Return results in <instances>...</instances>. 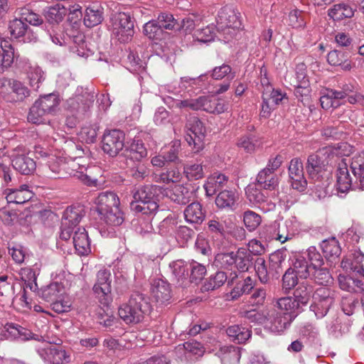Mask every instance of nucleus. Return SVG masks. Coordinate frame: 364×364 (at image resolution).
<instances>
[{
    "instance_id": "c03bdc74",
    "label": "nucleus",
    "mask_w": 364,
    "mask_h": 364,
    "mask_svg": "<svg viewBox=\"0 0 364 364\" xmlns=\"http://www.w3.org/2000/svg\"><path fill=\"white\" fill-rule=\"evenodd\" d=\"M203 110L207 112L220 114L228 109V105L223 100L207 96H203Z\"/></svg>"
},
{
    "instance_id": "473e14b6",
    "label": "nucleus",
    "mask_w": 364,
    "mask_h": 364,
    "mask_svg": "<svg viewBox=\"0 0 364 364\" xmlns=\"http://www.w3.org/2000/svg\"><path fill=\"white\" fill-rule=\"evenodd\" d=\"M338 282L342 290L352 293H362L364 291L362 281L350 275L339 274Z\"/></svg>"
},
{
    "instance_id": "2f4dec72",
    "label": "nucleus",
    "mask_w": 364,
    "mask_h": 364,
    "mask_svg": "<svg viewBox=\"0 0 364 364\" xmlns=\"http://www.w3.org/2000/svg\"><path fill=\"white\" fill-rule=\"evenodd\" d=\"M226 333L232 342L237 344L245 343L252 336L251 330L241 325L228 327Z\"/></svg>"
},
{
    "instance_id": "052dcab7",
    "label": "nucleus",
    "mask_w": 364,
    "mask_h": 364,
    "mask_svg": "<svg viewBox=\"0 0 364 364\" xmlns=\"http://www.w3.org/2000/svg\"><path fill=\"white\" fill-rule=\"evenodd\" d=\"M215 259L218 264L228 267L237 262V254L235 252H220L215 255Z\"/></svg>"
},
{
    "instance_id": "393cba45",
    "label": "nucleus",
    "mask_w": 364,
    "mask_h": 364,
    "mask_svg": "<svg viewBox=\"0 0 364 364\" xmlns=\"http://www.w3.org/2000/svg\"><path fill=\"white\" fill-rule=\"evenodd\" d=\"M296 69V77L299 83L295 87L294 95L297 98H301V101L304 102V100H309L311 90L309 86V80L307 79L305 73L303 72L305 70L304 65L301 64L298 65Z\"/></svg>"
},
{
    "instance_id": "58836bf2",
    "label": "nucleus",
    "mask_w": 364,
    "mask_h": 364,
    "mask_svg": "<svg viewBox=\"0 0 364 364\" xmlns=\"http://www.w3.org/2000/svg\"><path fill=\"white\" fill-rule=\"evenodd\" d=\"M228 181V177L223 174H218L208 178V181L204 184V188L206 195L211 196L215 195L218 191H222L221 189L224 187Z\"/></svg>"
},
{
    "instance_id": "9b49d317",
    "label": "nucleus",
    "mask_w": 364,
    "mask_h": 364,
    "mask_svg": "<svg viewBox=\"0 0 364 364\" xmlns=\"http://www.w3.org/2000/svg\"><path fill=\"white\" fill-rule=\"evenodd\" d=\"M228 285L232 287L230 294L232 299L235 300L243 294H248L254 288L255 284L250 276L245 277L243 274L232 272Z\"/></svg>"
},
{
    "instance_id": "6e6d98bb",
    "label": "nucleus",
    "mask_w": 364,
    "mask_h": 364,
    "mask_svg": "<svg viewBox=\"0 0 364 364\" xmlns=\"http://www.w3.org/2000/svg\"><path fill=\"white\" fill-rule=\"evenodd\" d=\"M190 282L191 284H198L203 279L206 274V268L205 266L193 262L190 264Z\"/></svg>"
},
{
    "instance_id": "8fccbe9b",
    "label": "nucleus",
    "mask_w": 364,
    "mask_h": 364,
    "mask_svg": "<svg viewBox=\"0 0 364 364\" xmlns=\"http://www.w3.org/2000/svg\"><path fill=\"white\" fill-rule=\"evenodd\" d=\"M75 250H90V242L84 228H78L75 232L73 241Z\"/></svg>"
},
{
    "instance_id": "4c0bfd02",
    "label": "nucleus",
    "mask_w": 364,
    "mask_h": 364,
    "mask_svg": "<svg viewBox=\"0 0 364 364\" xmlns=\"http://www.w3.org/2000/svg\"><path fill=\"white\" fill-rule=\"evenodd\" d=\"M348 58V53L338 50H331L327 55V60L329 64L333 66L341 65L343 69L346 70H349L351 68Z\"/></svg>"
},
{
    "instance_id": "7c9ffc66",
    "label": "nucleus",
    "mask_w": 364,
    "mask_h": 364,
    "mask_svg": "<svg viewBox=\"0 0 364 364\" xmlns=\"http://www.w3.org/2000/svg\"><path fill=\"white\" fill-rule=\"evenodd\" d=\"M23 69L27 75L31 87L35 90H38L40 84L44 80L42 70L36 64H32L30 62H26Z\"/></svg>"
},
{
    "instance_id": "39448f33",
    "label": "nucleus",
    "mask_w": 364,
    "mask_h": 364,
    "mask_svg": "<svg viewBox=\"0 0 364 364\" xmlns=\"http://www.w3.org/2000/svg\"><path fill=\"white\" fill-rule=\"evenodd\" d=\"M185 139L191 147V151L197 154L204 148L205 128L203 122L196 117H191L186 124Z\"/></svg>"
},
{
    "instance_id": "13d9d810",
    "label": "nucleus",
    "mask_w": 364,
    "mask_h": 364,
    "mask_svg": "<svg viewBox=\"0 0 364 364\" xmlns=\"http://www.w3.org/2000/svg\"><path fill=\"white\" fill-rule=\"evenodd\" d=\"M243 222L245 227L250 230H255L261 223V216L252 210H247L244 213Z\"/></svg>"
},
{
    "instance_id": "603ef678",
    "label": "nucleus",
    "mask_w": 364,
    "mask_h": 364,
    "mask_svg": "<svg viewBox=\"0 0 364 364\" xmlns=\"http://www.w3.org/2000/svg\"><path fill=\"white\" fill-rule=\"evenodd\" d=\"M47 114H51L56 109L59 105V100L53 94L41 97L36 101Z\"/></svg>"
},
{
    "instance_id": "cd10ccee",
    "label": "nucleus",
    "mask_w": 364,
    "mask_h": 364,
    "mask_svg": "<svg viewBox=\"0 0 364 364\" xmlns=\"http://www.w3.org/2000/svg\"><path fill=\"white\" fill-rule=\"evenodd\" d=\"M185 220L191 224H201L205 218V211L199 202L189 204L183 211Z\"/></svg>"
},
{
    "instance_id": "c9c22d12",
    "label": "nucleus",
    "mask_w": 364,
    "mask_h": 364,
    "mask_svg": "<svg viewBox=\"0 0 364 364\" xmlns=\"http://www.w3.org/2000/svg\"><path fill=\"white\" fill-rule=\"evenodd\" d=\"M227 281L228 280L226 273L218 271L215 274L205 279L200 287V290L202 292L213 291L223 286Z\"/></svg>"
},
{
    "instance_id": "7ed1b4c3",
    "label": "nucleus",
    "mask_w": 364,
    "mask_h": 364,
    "mask_svg": "<svg viewBox=\"0 0 364 364\" xmlns=\"http://www.w3.org/2000/svg\"><path fill=\"white\" fill-rule=\"evenodd\" d=\"M156 186H144L133 193V200L130 203L131 209L135 213L144 215L151 214L159 208L157 203Z\"/></svg>"
},
{
    "instance_id": "5fc2aeb1",
    "label": "nucleus",
    "mask_w": 364,
    "mask_h": 364,
    "mask_svg": "<svg viewBox=\"0 0 364 364\" xmlns=\"http://www.w3.org/2000/svg\"><path fill=\"white\" fill-rule=\"evenodd\" d=\"M299 274L295 269L289 268L282 277V290L289 293L298 284Z\"/></svg>"
},
{
    "instance_id": "09e8293b",
    "label": "nucleus",
    "mask_w": 364,
    "mask_h": 364,
    "mask_svg": "<svg viewBox=\"0 0 364 364\" xmlns=\"http://www.w3.org/2000/svg\"><path fill=\"white\" fill-rule=\"evenodd\" d=\"M284 99H286V94L274 89L271 85L267 86L262 92V100H266L275 107Z\"/></svg>"
},
{
    "instance_id": "864d4df0",
    "label": "nucleus",
    "mask_w": 364,
    "mask_h": 364,
    "mask_svg": "<svg viewBox=\"0 0 364 364\" xmlns=\"http://www.w3.org/2000/svg\"><path fill=\"white\" fill-rule=\"evenodd\" d=\"M183 173L188 181L199 180L204 176L202 164H186L183 167Z\"/></svg>"
},
{
    "instance_id": "de8ad7c7",
    "label": "nucleus",
    "mask_w": 364,
    "mask_h": 364,
    "mask_svg": "<svg viewBox=\"0 0 364 364\" xmlns=\"http://www.w3.org/2000/svg\"><path fill=\"white\" fill-rule=\"evenodd\" d=\"M103 13L95 6L87 7L84 16V23L87 27L92 28L99 25L103 20Z\"/></svg>"
},
{
    "instance_id": "6ab92c4d",
    "label": "nucleus",
    "mask_w": 364,
    "mask_h": 364,
    "mask_svg": "<svg viewBox=\"0 0 364 364\" xmlns=\"http://www.w3.org/2000/svg\"><path fill=\"white\" fill-rule=\"evenodd\" d=\"M174 276L175 284L178 287L186 288L190 284L189 268L183 260H177L170 264Z\"/></svg>"
},
{
    "instance_id": "72a5a7b5",
    "label": "nucleus",
    "mask_w": 364,
    "mask_h": 364,
    "mask_svg": "<svg viewBox=\"0 0 364 364\" xmlns=\"http://www.w3.org/2000/svg\"><path fill=\"white\" fill-rule=\"evenodd\" d=\"M238 196L234 191H220L215 198V204L220 209L234 210Z\"/></svg>"
},
{
    "instance_id": "e2e57ef3",
    "label": "nucleus",
    "mask_w": 364,
    "mask_h": 364,
    "mask_svg": "<svg viewBox=\"0 0 364 364\" xmlns=\"http://www.w3.org/2000/svg\"><path fill=\"white\" fill-rule=\"evenodd\" d=\"M46 115H47L46 112L35 102L30 109L28 120L33 124H41L44 122Z\"/></svg>"
},
{
    "instance_id": "a878e982",
    "label": "nucleus",
    "mask_w": 364,
    "mask_h": 364,
    "mask_svg": "<svg viewBox=\"0 0 364 364\" xmlns=\"http://www.w3.org/2000/svg\"><path fill=\"white\" fill-rule=\"evenodd\" d=\"M257 186L265 191L275 192L279 186V178L275 173L263 168L257 176Z\"/></svg>"
},
{
    "instance_id": "20e7f679",
    "label": "nucleus",
    "mask_w": 364,
    "mask_h": 364,
    "mask_svg": "<svg viewBox=\"0 0 364 364\" xmlns=\"http://www.w3.org/2000/svg\"><path fill=\"white\" fill-rule=\"evenodd\" d=\"M68 13L69 19L73 21L74 27H78L77 21L82 17L81 6L73 1H63L48 7L45 10V18L50 23L62 21Z\"/></svg>"
},
{
    "instance_id": "4d7b16f0",
    "label": "nucleus",
    "mask_w": 364,
    "mask_h": 364,
    "mask_svg": "<svg viewBox=\"0 0 364 364\" xmlns=\"http://www.w3.org/2000/svg\"><path fill=\"white\" fill-rule=\"evenodd\" d=\"M308 278H310L318 284L324 285L329 282L331 275L325 268L312 267Z\"/></svg>"
},
{
    "instance_id": "f8f14e48",
    "label": "nucleus",
    "mask_w": 364,
    "mask_h": 364,
    "mask_svg": "<svg viewBox=\"0 0 364 364\" xmlns=\"http://www.w3.org/2000/svg\"><path fill=\"white\" fill-rule=\"evenodd\" d=\"M37 351L41 358L49 364H65L69 362L70 356L61 346L48 344Z\"/></svg>"
},
{
    "instance_id": "0e129e2a",
    "label": "nucleus",
    "mask_w": 364,
    "mask_h": 364,
    "mask_svg": "<svg viewBox=\"0 0 364 364\" xmlns=\"http://www.w3.org/2000/svg\"><path fill=\"white\" fill-rule=\"evenodd\" d=\"M11 91L16 95L17 100H23L30 95V91L21 82L12 80L9 81Z\"/></svg>"
},
{
    "instance_id": "680f3d73",
    "label": "nucleus",
    "mask_w": 364,
    "mask_h": 364,
    "mask_svg": "<svg viewBox=\"0 0 364 364\" xmlns=\"http://www.w3.org/2000/svg\"><path fill=\"white\" fill-rule=\"evenodd\" d=\"M203 100H205L203 99V96H200L196 99L178 100L176 102V106L180 109H189L193 111H197L199 109L203 110Z\"/></svg>"
},
{
    "instance_id": "bb28decb",
    "label": "nucleus",
    "mask_w": 364,
    "mask_h": 364,
    "mask_svg": "<svg viewBox=\"0 0 364 364\" xmlns=\"http://www.w3.org/2000/svg\"><path fill=\"white\" fill-rule=\"evenodd\" d=\"M64 294L63 285L58 282H52L50 284L43 287L38 291V296L44 301L50 303L61 298Z\"/></svg>"
},
{
    "instance_id": "bf43d9fd",
    "label": "nucleus",
    "mask_w": 364,
    "mask_h": 364,
    "mask_svg": "<svg viewBox=\"0 0 364 364\" xmlns=\"http://www.w3.org/2000/svg\"><path fill=\"white\" fill-rule=\"evenodd\" d=\"M214 80H222L226 77L227 80L230 81L235 77V73L232 72V68L227 64H223L221 66L215 67L211 74Z\"/></svg>"
},
{
    "instance_id": "ddd939ff",
    "label": "nucleus",
    "mask_w": 364,
    "mask_h": 364,
    "mask_svg": "<svg viewBox=\"0 0 364 364\" xmlns=\"http://www.w3.org/2000/svg\"><path fill=\"white\" fill-rule=\"evenodd\" d=\"M9 29L12 37L23 38L24 42L36 41L37 36L30 29L23 18H15L9 22Z\"/></svg>"
},
{
    "instance_id": "774afa93",
    "label": "nucleus",
    "mask_w": 364,
    "mask_h": 364,
    "mask_svg": "<svg viewBox=\"0 0 364 364\" xmlns=\"http://www.w3.org/2000/svg\"><path fill=\"white\" fill-rule=\"evenodd\" d=\"M144 33L150 39H159L162 34V30L156 21H150L144 26Z\"/></svg>"
},
{
    "instance_id": "ea45409f",
    "label": "nucleus",
    "mask_w": 364,
    "mask_h": 364,
    "mask_svg": "<svg viewBox=\"0 0 364 364\" xmlns=\"http://www.w3.org/2000/svg\"><path fill=\"white\" fill-rule=\"evenodd\" d=\"M267 191H262L256 186H249L245 189L247 198L251 203H262L267 201L268 198H275V192L268 194Z\"/></svg>"
},
{
    "instance_id": "e433bc0d",
    "label": "nucleus",
    "mask_w": 364,
    "mask_h": 364,
    "mask_svg": "<svg viewBox=\"0 0 364 364\" xmlns=\"http://www.w3.org/2000/svg\"><path fill=\"white\" fill-rule=\"evenodd\" d=\"M293 269H295L300 277L306 279L309 277V272L312 269V267L309 264L308 257L304 252H297L294 255Z\"/></svg>"
},
{
    "instance_id": "338daca9",
    "label": "nucleus",
    "mask_w": 364,
    "mask_h": 364,
    "mask_svg": "<svg viewBox=\"0 0 364 364\" xmlns=\"http://www.w3.org/2000/svg\"><path fill=\"white\" fill-rule=\"evenodd\" d=\"M148 166L143 163L136 164L129 169V175L138 181H141L149 175Z\"/></svg>"
},
{
    "instance_id": "0eeeda50",
    "label": "nucleus",
    "mask_w": 364,
    "mask_h": 364,
    "mask_svg": "<svg viewBox=\"0 0 364 364\" xmlns=\"http://www.w3.org/2000/svg\"><path fill=\"white\" fill-rule=\"evenodd\" d=\"M313 302L310 306L318 318L324 317L334 302L333 294L327 287H320L313 294Z\"/></svg>"
},
{
    "instance_id": "dca6fc26",
    "label": "nucleus",
    "mask_w": 364,
    "mask_h": 364,
    "mask_svg": "<svg viewBox=\"0 0 364 364\" xmlns=\"http://www.w3.org/2000/svg\"><path fill=\"white\" fill-rule=\"evenodd\" d=\"M341 265L343 269L364 277V254L362 252H355L344 257Z\"/></svg>"
},
{
    "instance_id": "b1692460",
    "label": "nucleus",
    "mask_w": 364,
    "mask_h": 364,
    "mask_svg": "<svg viewBox=\"0 0 364 364\" xmlns=\"http://www.w3.org/2000/svg\"><path fill=\"white\" fill-rule=\"evenodd\" d=\"M98 213L119 205L120 201L117 195L112 191L100 193L95 201Z\"/></svg>"
},
{
    "instance_id": "423d86ee",
    "label": "nucleus",
    "mask_w": 364,
    "mask_h": 364,
    "mask_svg": "<svg viewBox=\"0 0 364 364\" xmlns=\"http://www.w3.org/2000/svg\"><path fill=\"white\" fill-rule=\"evenodd\" d=\"M112 32L120 42L125 43L134 35V22L131 16L124 12L113 14L110 18Z\"/></svg>"
},
{
    "instance_id": "a19ab883",
    "label": "nucleus",
    "mask_w": 364,
    "mask_h": 364,
    "mask_svg": "<svg viewBox=\"0 0 364 364\" xmlns=\"http://www.w3.org/2000/svg\"><path fill=\"white\" fill-rule=\"evenodd\" d=\"M272 308H276L284 314L292 316L294 320L297 316V313L295 311L300 307L293 297L287 296L279 299Z\"/></svg>"
},
{
    "instance_id": "f704fd0d",
    "label": "nucleus",
    "mask_w": 364,
    "mask_h": 364,
    "mask_svg": "<svg viewBox=\"0 0 364 364\" xmlns=\"http://www.w3.org/2000/svg\"><path fill=\"white\" fill-rule=\"evenodd\" d=\"M100 220L110 226H119L124 222V213L119 205L99 213Z\"/></svg>"
},
{
    "instance_id": "4468645a",
    "label": "nucleus",
    "mask_w": 364,
    "mask_h": 364,
    "mask_svg": "<svg viewBox=\"0 0 364 364\" xmlns=\"http://www.w3.org/2000/svg\"><path fill=\"white\" fill-rule=\"evenodd\" d=\"M95 96L88 92L69 98L66 102V109L71 112H85L94 102Z\"/></svg>"
},
{
    "instance_id": "3c124183",
    "label": "nucleus",
    "mask_w": 364,
    "mask_h": 364,
    "mask_svg": "<svg viewBox=\"0 0 364 364\" xmlns=\"http://www.w3.org/2000/svg\"><path fill=\"white\" fill-rule=\"evenodd\" d=\"M181 178V173L177 168H168L155 176L156 182L164 183H177Z\"/></svg>"
},
{
    "instance_id": "a18cd8bd",
    "label": "nucleus",
    "mask_w": 364,
    "mask_h": 364,
    "mask_svg": "<svg viewBox=\"0 0 364 364\" xmlns=\"http://www.w3.org/2000/svg\"><path fill=\"white\" fill-rule=\"evenodd\" d=\"M126 151L127 157L137 161L147 156V150L140 139H134Z\"/></svg>"
},
{
    "instance_id": "69168bd1",
    "label": "nucleus",
    "mask_w": 364,
    "mask_h": 364,
    "mask_svg": "<svg viewBox=\"0 0 364 364\" xmlns=\"http://www.w3.org/2000/svg\"><path fill=\"white\" fill-rule=\"evenodd\" d=\"M255 269L259 281L262 284H266L269 280V272L267 269L265 260L263 258H257L255 262Z\"/></svg>"
},
{
    "instance_id": "f03ea898",
    "label": "nucleus",
    "mask_w": 364,
    "mask_h": 364,
    "mask_svg": "<svg viewBox=\"0 0 364 364\" xmlns=\"http://www.w3.org/2000/svg\"><path fill=\"white\" fill-rule=\"evenodd\" d=\"M151 309L149 297L139 291H134L128 302L120 306L118 314L127 324H135L141 322Z\"/></svg>"
},
{
    "instance_id": "5701e85b",
    "label": "nucleus",
    "mask_w": 364,
    "mask_h": 364,
    "mask_svg": "<svg viewBox=\"0 0 364 364\" xmlns=\"http://www.w3.org/2000/svg\"><path fill=\"white\" fill-rule=\"evenodd\" d=\"M218 26H233L240 28L241 22L235 11L230 6L223 7L217 18Z\"/></svg>"
},
{
    "instance_id": "6e6552de",
    "label": "nucleus",
    "mask_w": 364,
    "mask_h": 364,
    "mask_svg": "<svg viewBox=\"0 0 364 364\" xmlns=\"http://www.w3.org/2000/svg\"><path fill=\"white\" fill-rule=\"evenodd\" d=\"M264 321L263 325L272 332L284 331L292 322V316L284 314L276 308L264 309Z\"/></svg>"
},
{
    "instance_id": "79ce46f5",
    "label": "nucleus",
    "mask_w": 364,
    "mask_h": 364,
    "mask_svg": "<svg viewBox=\"0 0 364 364\" xmlns=\"http://www.w3.org/2000/svg\"><path fill=\"white\" fill-rule=\"evenodd\" d=\"M185 357L191 361H195L202 357L205 353L203 346L196 341H189L183 343Z\"/></svg>"
},
{
    "instance_id": "aec40b11",
    "label": "nucleus",
    "mask_w": 364,
    "mask_h": 364,
    "mask_svg": "<svg viewBox=\"0 0 364 364\" xmlns=\"http://www.w3.org/2000/svg\"><path fill=\"white\" fill-rule=\"evenodd\" d=\"M6 198L8 203L23 204L32 198L33 193L28 185H21L18 188H7L5 190Z\"/></svg>"
},
{
    "instance_id": "412c9836",
    "label": "nucleus",
    "mask_w": 364,
    "mask_h": 364,
    "mask_svg": "<svg viewBox=\"0 0 364 364\" xmlns=\"http://www.w3.org/2000/svg\"><path fill=\"white\" fill-rule=\"evenodd\" d=\"M348 87L344 89V91L327 89L326 92L320 97L321 106L324 109L338 107L341 105L339 100L345 98L346 92H348Z\"/></svg>"
},
{
    "instance_id": "a211bd4d",
    "label": "nucleus",
    "mask_w": 364,
    "mask_h": 364,
    "mask_svg": "<svg viewBox=\"0 0 364 364\" xmlns=\"http://www.w3.org/2000/svg\"><path fill=\"white\" fill-rule=\"evenodd\" d=\"M338 162L336 178L338 190L341 193H345L349 191L354 184L353 183L352 178H350L348 169V163L346 159H339Z\"/></svg>"
},
{
    "instance_id": "9d476101",
    "label": "nucleus",
    "mask_w": 364,
    "mask_h": 364,
    "mask_svg": "<svg viewBox=\"0 0 364 364\" xmlns=\"http://www.w3.org/2000/svg\"><path fill=\"white\" fill-rule=\"evenodd\" d=\"M125 135L119 129L105 132L102 139V150L109 156H116L124 146Z\"/></svg>"
},
{
    "instance_id": "c85d7f7f",
    "label": "nucleus",
    "mask_w": 364,
    "mask_h": 364,
    "mask_svg": "<svg viewBox=\"0 0 364 364\" xmlns=\"http://www.w3.org/2000/svg\"><path fill=\"white\" fill-rule=\"evenodd\" d=\"M13 167L23 175H31L36 168L34 160L24 154L17 155L12 160Z\"/></svg>"
},
{
    "instance_id": "4be33fe9",
    "label": "nucleus",
    "mask_w": 364,
    "mask_h": 364,
    "mask_svg": "<svg viewBox=\"0 0 364 364\" xmlns=\"http://www.w3.org/2000/svg\"><path fill=\"white\" fill-rule=\"evenodd\" d=\"M350 168L355 178L354 187L364 190V153L356 154L350 159Z\"/></svg>"
},
{
    "instance_id": "f257e3e1",
    "label": "nucleus",
    "mask_w": 364,
    "mask_h": 364,
    "mask_svg": "<svg viewBox=\"0 0 364 364\" xmlns=\"http://www.w3.org/2000/svg\"><path fill=\"white\" fill-rule=\"evenodd\" d=\"M339 159L331 147H323L309 155L306 164V171L309 177L318 184L317 187L325 188L328 186L331 173L330 166L333 161Z\"/></svg>"
},
{
    "instance_id": "2eb2a0df",
    "label": "nucleus",
    "mask_w": 364,
    "mask_h": 364,
    "mask_svg": "<svg viewBox=\"0 0 364 364\" xmlns=\"http://www.w3.org/2000/svg\"><path fill=\"white\" fill-rule=\"evenodd\" d=\"M151 296L160 305L169 301L171 298V290L169 284L161 279H155L151 282Z\"/></svg>"
},
{
    "instance_id": "f3484780",
    "label": "nucleus",
    "mask_w": 364,
    "mask_h": 364,
    "mask_svg": "<svg viewBox=\"0 0 364 364\" xmlns=\"http://www.w3.org/2000/svg\"><path fill=\"white\" fill-rule=\"evenodd\" d=\"M85 215V210L83 206L71 205L64 211L62 218V225L71 227L75 229Z\"/></svg>"
},
{
    "instance_id": "c756f323",
    "label": "nucleus",
    "mask_w": 364,
    "mask_h": 364,
    "mask_svg": "<svg viewBox=\"0 0 364 364\" xmlns=\"http://www.w3.org/2000/svg\"><path fill=\"white\" fill-rule=\"evenodd\" d=\"M171 200L178 204L185 205L193 197V191L187 186L176 185L167 194Z\"/></svg>"
},
{
    "instance_id": "49530a36",
    "label": "nucleus",
    "mask_w": 364,
    "mask_h": 364,
    "mask_svg": "<svg viewBox=\"0 0 364 364\" xmlns=\"http://www.w3.org/2000/svg\"><path fill=\"white\" fill-rule=\"evenodd\" d=\"M312 296L313 287L301 283L294 290L293 299H295L296 302L298 303V306L301 308V306L306 305Z\"/></svg>"
},
{
    "instance_id": "37998d69",
    "label": "nucleus",
    "mask_w": 364,
    "mask_h": 364,
    "mask_svg": "<svg viewBox=\"0 0 364 364\" xmlns=\"http://www.w3.org/2000/svg\"><path fill=\"white\" fill-rule=\"evenodd\" d=\"M354 9L348 4H338L328 10V16L335 21H341L353 16Z\"/></svg>"
},
{
    "instance_id": "1a4fd4ad",
    "label": "nucleus",
    "mask_w": 364,
    "mask_h": 364,
    "mask_svg": "<svg viewBox=\"0 0 364 364\" xmlns=\"http://www.w3.org/2000/svg\"><path fill=\"white\" fill-rule=\"evenodd\" d=\"M112 279L111 272L109 269H100L97 273V280L92 290L99 301L107 306L112 301Z\"/></svg>"
}]
</instances>
